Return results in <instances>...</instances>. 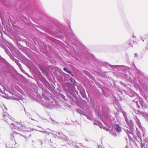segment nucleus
<instances>
[{"label":"nucleus","instance_id":"obj_1","mask_svg":"<svg viewBox=\"0 0 148 148\" xmlns=\"http://www.w3.org/2000/svg\"><path fill=\"white\" fill-rule=\"evenodd\" d=\"M11 127L19 131H23L25 128V126L20 122H14L11 123Z\"/></svg>","mask_w":148,"mask_h":148},{"label":"nucleus","instance_id":"obj_3","mask_svg":"<svg viewBox=\"0 0 148 148\" xmlns=\"http://www.w3.org/2000/svg\"><path fill=\"white\" fill-rule=\"evenodd\" d=\"M64 71H66V72L68 73H69V74H71V72L70 71H69L68 70V69L66 68H64Z\"/></svg>","mask_w":148,"mask_h":148},{"label":"nucleus","instance_id":"obj_4","mask_svg":"<svg viewBox=\"0 0 148 148\" xmlns=\"http://www.w3.org/2000/svg\"><path fill=\"white\" fill-rule=\"evenodd\" d=\"M134 56L136 57H137L138 56V54L137 53H135L134 54Z\"/></svg>","mask_w":148,"mask_h":148},{"label":"nucleus","instance_id":"obj_5","mask_svg":"<svg viewBox=\"0 0 148 148\" xmlns=\"http://www.w3.org/2000/svg\"><path fill=\"white\" fill-rule=\"evenodd\" d=\"M8 120L9 121L10 120V119L9 118H8Z\"/></svg>","mask_w":148,"mask_h":148},{"label":"nucleus","instance_id":"obj_2","mask_svg":"<svg viewBox=\"0 0 148 148\" xmlns=\"http://www.w3.org/2000/svg\"><path fill=\"white\" fill-rule=\"evenodd\" d=\"M115 130L117 132H120L121 131V127L118 124H116L114 126Z\"/></svg>","mask_w":148,"mask_h":148}]
</instances>
